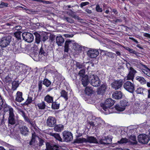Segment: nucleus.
I'll list each match as a JSON object with an SVG mask.
<instances>
[{
	"label": "nucleus",
	"mask_w": 150,
	"mask_h": 150,
	"mask_svg": "<svg viewBox=\"0 0 150 150\" xmlns=\"http://www.w3.org/2000/svg\"><path fill=\"white\" fill-rule=\"evenodd\" d=\"M75 143L82 144L83 143L88 142L90 143H97V141L96 139L94 137H88L86 139L82 137L76 139L74 141Z\"/></svg>",
	"instance_id": "1"
},
{
	"label": "nucleus",
	"mask_w": 150,
	"mask_h": 150,
	"mask_svg": "<svg viewBox=\"0 0 150 150\" xmlns=\"http://www.w3.org/2000/svg\"><path fill=\"white\" fill-rule=\"evenodd\" d=\"M89 83L93 86L98 87L100 85L101 81L97 75H90L89 77Z\"/></svg>",
	"instance_id": "2"
},
{
	"label": "nucleus",
	"mask_w": 150,
	"mask_h": 150,
	"mask_svg": "<svg viewBox=\"0 0 150 150\" xmlns=\"http://www.w3.org/2000/svg\"><path fill=\"white\" fill-rule=\"evenodd\" d=\"M115 103V101L111 98L107 99L105 101V103L101 104V106L103 109L105 111L108 110L109 111V109Z\"/></svg>",
	"instance_id": "3"
},
{
	"label": "nucleus",
	"mask_w": 150,
	"mask_h": 150,
	"mask_svg": "<svg viewBox=\"0 0 150 150\" xmlns=\"http://www.w3.org/2000/svg\"><path fill=\"white\" fill-rule=\"evenodd\" d=\"M11 37L8 35L4 37L0 40V46L3 47H5L9 45L12 40Z\"/></svg>",
	"instance_id": "4"
},
{
	"label": "nucleus",
	"mask_w": 150,
	"mask_h": 150,
	"mask_svg": "<svg viewBox=\"0 0 150 150\" xmlns=\"http://www.w3.org/2000/svg\"><path fill=\"white\" fill-rule=\"evenodd\" d=\"M63 142H69L71 141L73 139V134L71 132L64 131L62 133Z\"/></svg>",
	"instance_id": "5"
},
{
	"label": "nucleus",
	"mask_w": 150,
	"mask_h": 150,
	"mask_svg": "<svg viewBox=\"0 0 150 150\" xmlns=\"http://www.w3.org/2000/svg\"><path fill=\"white\" fill-rule=\"evenodd\" d=\"M124 88L131 93H133L135 90V85L129 81H127L123 84Z\"/></svg>",
	"instance_id": "6"
},
{
	"label": "nucleus",
	"mask_w": 150,
	"mask_h": 150,
	"mask_svg": "<svg viewBox=\"0 0 150 150\" xmlns=\"http://www.w3.org/2000/svg\"><path fill=\"white\" fill-rule=\"evenodd\" d=\"M123 79H120L118 80H114L111 83L112 87L115 90H117L120 88L124 83Z\"/></svg>",
	"instance_id": "7"
},
{
	"label": "nucleus",
	"mask_w": 150,
	"mask_h": 150,
	"mask_svg": "<svg viewBox=\"0 0 150 150\" xmlns=\"http://www.w3.org/2000/svg\"><path fill=\"white\" fill-rule=\"evenodd\" d=\"M23 39L28 42H32L34 39V36L32 33L28 32H24L22 34Z\"/></svg>",
	"instance_id": "8"
},
{
	"label": "nucleus",
	"mask_w": 150,
	"mask_h": 150,
	"mask_svg": "<svg viewBox=\"0 0 150 150\" xmlns=\"http://www.w3.org/2000/svg\"><path fill=\"white\" fill-rule=\"evenodd\" d=\"M9 116L8 118V122L11 125H14L16 123L15 115L12 108H10L9 109Z\"/></svg>",
	"instance_id": "9"
},
{
	"label": "nucleus",
	"mask_w": 150,
	"mask_h": 150,
	"mask_svg": "<svg viewBox=\"0 0 150 150\" xmlns=\"http://www.w3.org/2000/svg\"><path fill=\"white\" fill-rule=\"evenodd\" d=\"M139 142L143 144H147L149 142V139L146 134H140L138 137Z\"/></svg>",
	"instance_id": "10"
},
{
	"label": "nucleus",
	"mask_w": 150,
	"mask_h": 150,
	"mask_svg": "<svg viewBox=\"0 0 150 150\" xmlns=\"http://www.w3.org/2000/svg\"><path fill=\"white\" fill-rule=\"evenodd\" d=\"M56 119L53 116H49L47 120L46 124L48 127H53L56 125Z\"/></svg>",
	"instance_id": "11"
},
{
	"label": "nucleus",
	"mask_w": 150,
	"mask_h": 150,
	"mask_svg": "<svg viewBox=\"0 0 150 150\" xmlns=\"http://www.w3.org/2000/svg\"><path fill=\"white\" fill-rule=\"evenodd\" d=\"M107 86L106 84H102L97 90V93L98 95L103 96L104 95L107 89Z\"/></svg>",
	"instance_id": "12"
},
{
	"label": "nucleus",
	"mask_w": 150,
	"mask_h": 150,
	"mask_svg": "<svg viewBox=\"0 0 150 150\" xmlns=\"http://www.w3.org/2000/svg\"><path fill=\"white\" fill-rule=\"evenodd\" d=\"M88 56L91 58L96 57L99 54L98 50H90L88 51Z\"/></svg>",
	"instance_id": "13"
},
{
	"label": "nucleus",
	"mask_w": 150,
	"mask_h": 150,
	"mask_svg": "<svg viewBox=\"0 0 150 150\" xmlns=\"http://www.w3.org/2000/svg\"><path fill=\"white\" fill-rule=\"evenodd\" d=\"M27 66L24 64H22L21 66H18L17 67V69L19 70L18 74L20 75L26 74L27 71Z\"/></svg>",
	"instance_id": "14"
},
{
	"label": "nucleus",
	"mask_w": 150,
	"mask_h": 150,
	"mask_svg": "<svg viewBox=\"0 0 150 150\" xmlns=\"http://www.w3.org/2000/svg\"><path fill=\"white\" fill-rule=\"evenodd\" d=\"M112 141L111 138L108 137H104L100 140V142L101 144H108L111 143Z\"/></svg>",
	"instance_id": "15"
},
{
	"label": "nucleus",
	"mask_w": 150,
	"mask_h": 150,
	"mask_svg": "<svg viewBox=\"0 0 150 150\" xmlns=\"http://www.w3.org/2000/svg\"><path fill=\"white\" fill-rule=\"evenodd\" d=\"M112 97L113 98L119 100L121 99L122 97V94L121 91H116L112 94Z\"/></svg>",
	"instance_id": "16"
},
{
	"label": "nucleus",
	"mask_w": 150,
	"mask_h": 150,
	"mask_svg": "<svg viewBox=\"0 0 150 150\" xmlns=\"http://www.w3.org/2000/svg\"><path fill=\"white\" fill-rule=\"evenodd\" d=\"M23 93L22 92L18 91L16 93L15 100L16 101L21 103L24 100V99L22 97Z\"/></svg>",
	"instance_id": "17"
},
{
	"label": "nucleus",
	"mask_w": 150,
	"mask_h": 150,
	"mask_svg": "<svg viewBox=\"0 0 150 150\" xmlns=\"http://www.w3.org/2000/svg\"><path fill=\"white\" fill-rule=\"evenodd\" d=\"M16 24L15 22H14L13 21H10L9 22H7L4 25H3V27L4 28H9V27L11 26H13V28L15 27L16 28L17 30L18 29V28L17 29V28L19 27L20 28H21L20 26H16Z\"/></svg>",
	"instance_id": "18"
},
{
	"label": "nucleus",
	"mask_w": 150,
	"mask_h": 150,
	"mask_svg": "<svg viewBox=\"0 0 150 150\" xmlns=\"http://www.w3.org/2000/svg\"><path fill=\"white\" fill-rule=\"evenodd\" d=\"M82 84L84 87L88 85L89 82V78L88 75H85L84 76L81 78V80Z\"/></svg>",
	"instance_id": "19"
},
{
	"label": "nucleus",
	"mask_w": 150,
	"mask_h": 150,
	"mask_svg": "<svg viewBox=\"0 0 150 150\" xmlns=\"http://www.w3.org/2000/svg\"><path fill=\"white\" fill-rule=\"evenodd\" d=\"M19 130L21 134L26 135L28 134L29 129L25 126H24L19 128Z\"/></svg>",
	"instance_id": "20"
},
{
	"label": "nucleus",
	"mask_w": 150,
	"mask_h": 150,
	"mask_svg": "<svg viewBox=\"0 0 150 150\" xmlns=\"http://www.w3.org/2000/svg\"><path fill=\"white\" fill-rule=\"evenodd\" d=\"M49 135L53 137L56 140L59 142H63V139L61 137L60 134L57 133L50 132Z\"/></svg>",
	"instance_id": "21"
},
{
	"label": "nucleus",
	"mask_w": 150,
	"mask_h": 150,
	"mask_svg": "<svg viewBox=\"0 0 150 150\" xmlns=\"http://www.w3.org/2000/svg\"><path fill=\"white\" fill-rule=\"evenodd\" d=\"M56 43L59 46H61L64 42V40L62 36H57L56 38Z\"/></svg>",
	"instance_id": "22"
},
{
	"label": "nucleus",
	"mask_w": 150,
	"mask_h": 150,
	"mask_svg": "<svg viewBox=\"0 0 150 150\" xmlns=\"http://www.w3.org/2000/svg\"><path fill=\"white\" fill-rule=\"evenodd\" d=\"M54 127V130L56 132H61L64 128V126L61 124H56Z\"/></svg>",
	"instance_id": "23"
},
{
	"label": "nucleus",
	"mask_w": 150,
	"mask_h": 150,
	"mask_svg": "<svg viewBox=\"0 0 150 150\" xmlns=\"http://www.w3.org/2000/svg\"><path fill=\"white\" fill-rule=\"evenodd\" d=\"M60 105V103L57 101V100H55L52 103L51 108L54 110H58L59 108Z\"/></svg>",
	"instance_id": "24"
},
{
	"label": "nucleus",
	"mask_w": 150,
	"mask_h": 150,
	"mask_svg": "<svg viewBox=\"0 0 150 150\" xmlns=\"http://www.w3.org/2000/svg\"><path fill=\"white\" fill-rule=\"evenodd\" d=\"M33 34L35 37V42L38 44L41 41L40 33H38L37 32H35Z\"/></svg>",
	"instance_id": "25"
},
{
	"label": "nucleus",
	"mask_w": 150,
	"mask_h": 150,
	"mask_svg": "<svg viewBox=\"0 0 150 150\" xmlns=\"http://www.w3.org/2000/svg\"><path fill=\"white\" fill-rule=\"evenodd\" d=\"M124 48L125 50L128 51L130 53L134 54L137 57H139L140 53L138 52L135 51L132 49L128 47H124Z\"/></svg>",
	"instance_id": "26"
},
{
	"label": "nucleus",
	"mask_w": 150,
	"mask_h": 150,
	"mask_svg": "<svg viewBox=\"0 0 150 150\" xmlns=\"http://www.w3.org/2000/svg\"><path fill=\"white\" fill-rule=\"evenodd\" d=\"M46 150H54V147L56 148H58L59 146L58 145H54L52 146L50 143L47 142L46 144Z\"/></svg>",
	"instance_id": "27"
},
{
	"label": "nucleus",
	"mask_w": 150,
	"mask_h": 150,
	"mask_svg": "<svg viewBox=\"0 0 150 150\" xmlns=\"http://www.w3.org/2000/svg\"><path fill=\"white\" fill-rule=\"evenodd\" d=\"M60 97H63L65 101H67L68 99V92L65 90H62L60 93Z\"/></svg>",
	"instance_id": "28"
},
{
	"label": "nucleus",
	"mask_w": 150,
	"mask_h": 150,
	"mask_svg": "<svg viewBox=\"0 0 150 150\" xmlns=\"http://www.w3.org/2000/svg\"><path fill=\"white\" fill-rule=\"evenodd\" d=\"M44 100L48 103H52L53 101V98L49 95H47L44 98Z\"/></svg>",
	"instance_id": "29"
},
{
	"label": "nucleus",
	"mask_w": 150,
	"mask_h": 150,
	"mask_svg": "<svg viewBox=\"0 0 150 150\" xmlns=\"http://www.w3.org/2000/svg\"><path fill=\"white\" fill-rule=\"evenodd\" d=\"M144 66L145 69H142V72L148 76L150 77V69L146 66L144 65Z\"/></svg>",
	"instance_id": "30"
},
{
	"label": "nucleus",
	"mask_w": 150,
	"mask_h": 150,
	"mask_svg": "<svg viewBox=\"0 0 150 150\" xmlns=\"http://www.w3.org/2000/svg\"><path fill=\"white\" fill-rule=\"evenodd\" d=\"M41 41L43 42H45L48 38V36L45 32L40 33Z\"/></svg>",
	"instance_id": "31"
},
{
	"label": "nucleus",
	"mask_w": 150,
	"mask_h": 150,
	"mask_svg": "<svg viewBox=\"0 0 150 150\" xmlns=\"http://www.w3.org/2000/svg\"><path fill=\"white\" fill-rule=\"evenodd\" d=\"M136 79L142 84H144L146 83V81L144 78L142 77L137 76L136 77Z\"/></svg>",
	"instance_id": "32"
},
{
	"label": "nucleus",
	"mask_w": 150,
	"mask_h": 150,
	"mask_svg": "<svg viewBox=\"0 0 150 150\" xmlns=\"http://www.w3.org/2000/svg\"><path fill=\"white\" fill-rule=\"evenodd\" d=\"M85 92L86 95L90 96L93 94V90L91 87H87L85 89Z\"/></svg>",
	"instance_id": "33"
},
{
	"label": "nucleus",
	"mask_w": 150,
	"mask_h": 150,
	"mask_svg": "<svg viewBox=\"0 0 150 150\" xmlns=\"http://www.w3.org/2000/svg\"><path fill=\"white\" fill-rule=\"evenodd\" d=\"M42 83V84L47 87H49L51 83V81L46 78L44 79Z\"/></svg>",
	"instance_id": "34"
},
{
	"label": "nucleus",
	"mask_w": 150,
	"mask_h": 150,
	"mask_svg": "<svg viewBox=\"0 0 150 150\" xmlns=\"http://www.w3.org/2000/svg\"><path fill=\"white\" fill-rule=\"evenodd\" d=\"M37 106L39 109L44 110L46 107V105L44 101H42L41 103L37 104Z\"/></svg>",
	"instance_id": "35"
},
{
	"label": "nucleus",
	"mask_w": 150,
	"mask_h": 150,
	"mask_svg": "<svg viewBox=\"0 0 150 150\" xmlns=\"http://www.w3.org/2000/svg\"><path fill=\"white\" fill-rule=\"evenodd\" d=\"M112 109H115V110L121 112L124 111L125 110V108L124 107H122V106H121L119 104H117L115 105L114 108H113Z\"/></svg>",
	"instance_id": "36"
},
{
	"label": "nucleus",
	"mask_w": 150,
	"mask_h": 150,
	"mask_svg": "<svg viewBox=\"0 0 150 150\" xmlns=\"http://www.w3.org/2000/svg\"><path fill=\"white\" fill-rule=\"evenodd\" d=\"M74 46V49L76 52H81V51L82 50V47L81 46L79 45L77 43H75Z\"/></svg>",
	"instance_id": "37"
},
{
	"label": "nucleus",
	"mask_w": 150,
	"mask_h": 150,
	"mask_svg": "<svg viewBox=\"0 0 150 150\" xmlns=\"http://www.w3.org/2000/svg\"><path fill=\"white\" fill-rule=\"evenodd\" d=\"M128 103L125 100H123L120 101V105L122 107H124L127 106L128 105Z\"/></svg>",
	"instance_id": "38"
},
{
	"label": "nucleus",
	"mask_w": 150,
	"mask_h": 150,
	"mask_svg": "<svg viewBox=\"0 0 150 150\" xmlns=\"http://www.w3.org/2000/svg\"><path fill=\"white\" fill-rule=\"evenodd\" d=\"M32 101L33 98L30 96H28L26 101L24 103L23 105H28L29 104L31 103Z\"/></svg>",
	"instance_id": "39"
},
{
	"label": "nucleus",
	"mask_w": 150,
	"mask_h": 150,
	"mask_svg": "<svg viewBox=\"0 0 150 150\" xmlns=\"http://www.w3.org/2000/svg\"><path fill=\"white\" fill-rule=\"evenodd\" d=\"M145 89L141 87H139L137 88L135 91V92L137 94H143V91Z\"/></svg>",
	"instance_id": "40"
},
{
	"label": "nucleus",
	"mask_w": 150,
	"mask_h": 150,
	"mask_svg": "<svg viewBox=\"0 0 150 150\" xmlns=\"http://www.w3.org/2000/svg\"><path fill=\"white\" fill-rule=\"evenodd\" d=\"M37 137L38 139L39 137L36 134L35 132L33 131V133H32V139L30 143L31 142H35L36 140V138Z\"/></svg>",
	"instance_id": "41"
},
{
	"label": "nucleus",
	"mask_w": 150,
	"mask_h": 150,
	"mask_svg": "<svg viewBox=\"0 0 150 150\" xmlns=\"http://www.w3.org/2000/svg\"><path fill=\"white\" fill-rule=\"evenodd\" d=\"M85 70L84 69H82L79 71L77 74L80 76V78H82L86 75H85Z\"/></svg>",
	"instance_id": "42"
},
{
	"label": "nucleus",
	"mask_w": 150,
	"mask_h": 150,
	"mask_svg": "<svg viewBox=\"0 0 150 150\" xmlns=\"http://www.w3.org/2000/svg\"><path fill=\"white\" fill-rule=\"evenodd\" d=\"M19 84L17 82H13L12 84V89L13 91H15L18 86Z\"/></svg>",
	"instance_id": "43"
},
{
	"label": "nucleus",
	"mask_w": 150,
	"mask_h": 150,
	"mask_svg": "<svg viewBox=\"0 0 150 150\" xmlns=\"http://www.w3.org/2000/svg\"><path fill=\"white\" fill-rule=\"evenodd\" d=\"M42 80H40L38 81V92H40L41 90L42 89Z\"/></svg>",
	"instance_id": "44"
},
{
	"label": "nucleus",
	"mask_w": 150,
	"mask_h": 150,
	"mask_svg": "<svg viewBox=\"0 0 150 150\" xmlns=\"http://www.w3.org/2000/svg\"><path fill=\"white\" fill-rule=\"evenodd\" d=\"M129 69V73L132 74L133 76H134L135 74L137 73V71L132 67H130Z\"/></svg>",
	"instance_id": "45"
},
{
	"label": "nucleus",
	"mask_w": 150,
	"mask_h": 150,
	"mask_svg": "<svg viewBox=\"0 0 150 150\" xmlns=\"http://www.w3.org/2000/svg\"><path fill=\"white\" fill-rule=\"evenodd\" d=\"M128 142V139L126 138H122L120 141H118V143L121 144L126 143Z\"/></svg>",
	"instance_id": "46"
},
{
	"label": "nucleus",
	"mask_w": 150,
	"mask_h": 150,
	"mask_svg": "<svg viewBox=\"0 0 150 150\" xmlns=\"http://www.w3.org/2000/svg\"><path fill=\"white\" fill-rule=\"evenodd\" d=\"M21 32L17 31L14 33V35L16 38H17V39L19 40L21 39Z\"/></svg>",
	"instance_id": "47"
},
{
	"label": "nucleus",
	"mask_w": 150,
	"mask_h": 150,
	"mask_svg": "<svg viewBox=\"0 0 150 150\" xmlns=\"http://www.w3.org/2000/svg\"><path fill=\"white\" fill-rule=\"evenodd\" d=\"M75 66L76 68H78L79 69H81L83 67V66L82 64L78 62H76Z\"/></svg>",
	"instance_id": "48"
},
{
	"label": "nucleus",
	"mask_w": 150,
	"mask_h": 150,
	"mask_svg": "<svg viewBox=\"0 0 150 150\" xmlns=\"http://www.w3.org/2000/svg\"><path fill=\"white\" fill-rule=\"evenodd\" d=\"M4 99L2 98L1 96L0 95V111L3 107V105L4 104Z\"/></svg>",
	"instance_id": "49"
},
{
	"label": "nucleus",
	"mask_w": 150,
	"mask_h": 150,
	"mask_svg": "<svg viewBox=\"0 0 150 150\" xmlns=\"http://www.w3.org/2000/svg\"><path fill=\"white\" fill-rule=\"evenodd\" d=\"M129 139L135 142L133 143V144H135L137 143L136 140V137L134 135H131L129 137Z\"/></svg>",
	"instance_id": "50"
},
{
	"label": "nucleus",
	"mask_w": 150,
	"mask_h": 150,
	"mask_svg": "<svg viewBox=\"0 0 150 150\" xmlns=\"http://www.w3.org/2000/svg\"><path fill=\"white\" fill-rule=\"evenodd\" d=\"M8 6V4L1 1L0 4V8L7 7Z\"/></svg>",
	"instance_id": "51"
},
{
	"label": "nucleus",
	"mask_w": 150,
	"mask_h": 150,
	"mask_svg": "<svg viewBox=\"0 0 150 150\" xmlns=\"http://www.w3.org/2000/svg\"><path fill=\"white\" fill-rule=\"evenodd\" d=\"M38 139L39 141V146H41L43 145V143L45 142V140L43 139L40 138V137Z\"/></svg>",
	"instance_id": "52"
},
{
	"label": "nucleus",
	"mask_w": 150,
	"mask_h": 150,
	"mask_svg": "<svg viewBox=\"0 0 150 150\" xmlns=\"http://www.w3.org/2000/svg\"><path fill=\"white\" fill-rule=\"evenodd\" d=\"M134 76H133V75L132 74L129 73L126 77L127 79V80H132L133 81L134 79Z\"/></svg>",
	"instance_id": "53"
},
{
	"label": "nucleus",
	"mask_w": 150,
	"mask_h": 150,
	"mask_svg": "<svg viewBox=\"0 0 150 150\" xmlns=\"http://www.w3.org/2000/svg\"><path fill=\"white\" fill-rule=\"evenodd\" d=\"M96 11L98 12H101L103 11L102 8H100L99 5L98 4L96 5Z\"/></svg>",
	"instance_id": "54"
},
{
	"label": "nucleus",
	"mask_w": 150,
	"mask_h": 150,
	"mask_svg": "<svg viewBox=\"0 0 150 150\" xmlns=\"http://www.w3.org/2000/svg\"><path fill=\"white\" fill-rule=\"evenodd\" d=\"M64 19L66 20L67 22L70 23H72L74 22V21L73 20H72L71 18L69 17H65Z\"/></svg>",
	"instance_id": "55"
},
{
	"label": "nucleus",
	"mask_w": 150,
	"mask_h": 150,
	"mask_svg": "<svg viewBox=\"0 0 150 150\" xmlns=\"http://www.w3.org/2000/svg\"><path fill=\"white\" fill-rule=\"evenodd\" d=\"M46 54L44 50L43 49L42 47H41L40 50L39 52V55H43L44 56H45V54Z\"/></svg>",
	"instance_id": "56"
},
{
	"label": "nucleus",
	"mask_w": 150,
	"mask_h": 150,
	"mask_svg": "<svg viewBox=\"0 0 150 150\" xmlns=\"http://www.w3.org/2000/svg\"><path fill=\"white\" fill-rule=\"evenodd\" d=\"M89 4V3L88 1L85 2H82L80 4V7L82 8L83 6L88 5Z\"/></svg>",
	"instance_id": "57"
},
{
	"label": "nucleus",
	"mask_w": 150,
	"mask_h": 150,
	"mask_svg": "<svg viewBox=\"0 0 150 150\" xmlns=\"http://www.w3.org/2000/svg\"><path fill=\"white\" fill-rule=\"evenodd\" d=\"M77 76L78 74H77L76 73H74L71 76L73 80H74L76 79Z\"/></svg>",
	"instance_id": "58"
},
{
	"label": "nucleus",
	"mask_w": 150,
	"mask_h": 150,
	"mask_svg": "<svg viewBox=\"0 0 150 150\" xmlns=\"http://www.w3.org/2000/svg\"><path fill=\"white\" fill-rule=\"evenodd\" d=\"M109 54L108 55L110 56V57H114L116 55V54H115L112 52H109L108 53Z\"/></svg>",
	"instance_id": "59"
},
{
	"label": "nucleus",
	"mask_w": 150,
	"mask_h": 150,
	"mask_svg": "<svg viewBox=\"0 0 150 150\" xmlns=\"http://www.w3.org/2000/svg\"><path fill=\"white\" fill-rule=\"evenodd\" d=\"M29 123L31 125V126L34 129H36L35 122L34 123L33 122L30 121V122H29Z\"/></svg>",
	"instance_id": "60"
},
{
	"label": "nucleus",
	"mask_w": 150,
	"mask_h": 150,
	"mask_svg": "<svg viewBox=\"0 0 150 150\" xmlns=\"http://www.w3.org/2000/svg\"><path fill=\"white\" fill-rule=\"evenodd\" d=\"M143 36L148 38H150V34L147 33H144L143 34Z\"/></svg>",
	"instance_id": "61"
},
{
	"label": "nucleus",
	"mask_w": 150,
	"mask_h": 150,
	"mask_svg": "<svg viewBox=\"0 0 150 150\" xmlns=\"http://www.w3.org/2000/svg\"><path fill=\"white\" fill-rule=\"evenodd\" d=\"M71 41L69 40H67L66 41L65 43V46H69Z\"/></svg>",
	"instance_id": "62"
},
{
	"label": "nucleus",
	"mask_w": 150,
	"mask_h": 150,
	"mask_svg": "<svg viewBox=\"0 0 150 150\" xmlns=\"http://www.w3.org/2000/svg\"><path fill=\"white\" fill-rule=\"evenodd\" d=\"M16 46H15V49L16 50V52L17 53H19L21 52V47L18 48H16Z\"/></svg>",
	"instance_id": "63"
},
{
	"label": "nucleus",
	"mask_w": 150,
	"mask_h": 150,
	"mask_svg": "<svg viewBox=\"0 0 150 150\" xmlns=\"http://www.w3.org/2000/svg\"><path fill=\"white\" fill-rule=\"evenodd\" d=\"M129 39L131 40H132L134 42H136V43H139V42L136 39H135L133 37H129Z\"/></svg>",
	"instance_id": "64"
}]
</instances>
